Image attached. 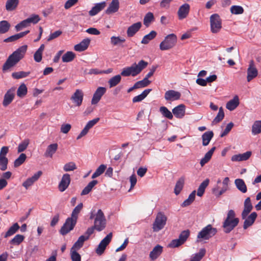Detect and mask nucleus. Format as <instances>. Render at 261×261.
<instances>
[{
  "instance_id": "nucleus-2",
  "label": "nucleus",
  "mask_w": 261,
  "mask_h": 261,
  "mask_svg": "<svg viewBox=\"0 0 261 261\" xmlns=\"http://www.w3.org/2000/svg\"><path fill=\"white\" fill-rule=\"evenodd\" d=\"M90 220L94 219V226L98 231L103 230L106 226V219L101 210L99 209L96 213L95 210L92 209L90 212Z\"/></svg>"
},
{
  "instance_id": "nucleus-9",
  "label": "nucleus",
  "mask_w": 261,
  "mask_h": 261,
  "mask_svg": "<svg viewBox=\"0 0 261 261\" xmlns=\"http://www.w3.org/2000/svg\"><path fill=\"white\" fill-rule=\"evenodd\" d=\"M112 236V233L110 232L101 241L96 250L97 254L101 255L104 252L107 245L110 243Z\"/></svg>"
},
{
  "instance_id": "nucleus-25",
  "label": "nucleus",
  "mask_w": 261,
  "mask_h": 261,
  "mask_svg": "<svg viewBox=\"0 0 261 261\" xmlns=\"http://www.w3.org/2000/svg\"><path fill=\"white\" fill-rule=\"evenodd\" d=\"M90 40L88 38L83 39L80 43L74 46V49L77 51H83L87 49L89 45Z\"/></svg>"
},
{
  "instance_id": "nucleus-20",
  "label": "nucleus",
  "mask_w": 261,
  "mask_h": 261,
  "mask_svg": "<svg viewBox=\"0 0 261 261\" xmlns=\"http://www.w3.org/2000/svg\"><path fill=\"white\" fill-rule=\"evenodd\" d=\"M244 207V210L241 214L242 219H245L253 208V206L249 197H247L245 200Z\"/></svg>"
},
{
  "instance_id": "nucleus-6",
  "label": "nucleus",
  "mask_w": 261,
  "mask_h": 261,
  "mask_svg": "<svg viewBox=\"0 0 261 261\" xmlns=\"http://www.w3.org/2000/svg\"><path fill=\"white\" fill-rule=\"evenodd\" d=\"M177 40V36L174 34H170L165 37L164 40L160 44L161 50H166L173 47Z\"/></svg>"
},
{
  "instance_id": "nucleus-64",
  "label": "nucleus",
  "mask_w": 261,
  "mask_h": 261,
  "mask_svg": "<svg viewBox=\"0 0 261 261\" xmlns=\"http://www.w3.org/2000/svg\"><path fill=\"white\" fill-rule=\"evenodd\" d=\"M8 159L7 158H0V169L5 171L8 167Z\"/></svg>"
},
{
  "instance_id": "nucleus-51",
  "label": "nucleus",
  "mask_w": 261,
  "mask_h": 261,
  "mask_svg": "<svg viewBox=\"0 0 261 261\" xmlns=\"http://www.w3.org/2000/svg\"><path fill=\"white\" fill-rule=\"evenodd\" d=\"M230 11L232 14L240 15L244 13V10L241 6L233 5L231 7Z\"/></svg>"
},
{
  "instance_id": "nucleus-46",
  "label": "nucleus",
  "mask_w": 261,
  "mask_h": 261,
  "mask_svg": "<svg viewBox=\"0 0 261 261\" xmlns=\"http://www.w3.org/2000/svg\"><path fill=\"white\" fill-rule=\"evenodd\" d=\"M121 75L119 74L116 75L109 80L108 84L110 88H112L116 86L120 82L121 80Z\"/></svg>"
},
{
  "instance_id": "nucleus-62",
  "label": "nucleus",
  "mask_w": 261,
  "mask_h": 261,
  "mask_svg": "<svg viewBox=\"0 0 261 261\" xmlns=\"http://www.w3.org/2000/svg\"><path fill=\"white\" fill-rule=\"evenodd\" d=\"M29 24L31 23L36 24L40 20V17L37 14H32L27 19Z\"/></svg>"
},
{
  "instance_id": "nucleus-60",
  "label": "nucleus",
  "mask_w": 261,
  "mask_h": 261,
  "mask_svg": "<svg viewBox=\"0 0 261 261\" xmlns=\"http://www.w3.org/2000/svg\"><path fill=\"white\" fill-rule=\"evenodd\" d=\"M70 257L72 261H81V256L76 250H70Z\"/></svg>"
},
{
  "instance_id": "nucleus-50",
  "label": "nucleus",
  "mask_w": 261,
  "mask_h": 261,
  "mask_svg": "<svg viewBox=\"0 0 261 261\" xmlns=\"http://www.w3.org/2000/svg\"><path fill=\"white\" fill-rule=\"evenodd\" d=\"M107 166L104 164L100 165L92 175V178L94 179L101 175L106 170Z\"/></svg>"
},
{
  "instance_id": "nucleus-45",
  "label": "nucleus",
  "mask_w": 261,
  "mask_h": 261,
  "mask_svg": "<svg viewBox=\"0 0 261 261\" xmlns=\"http://www.w3.org/2000/svg\"><path fill=\"white\" fill-rule=\"evenodd\" d=\"M184 185V178L183 177L180 178L176 182L174 188V193L175 195H178L182 190Z\"/></svg>"
},
{
  "instance_id": "nucleus-48",
  "label": "nucleus",
  "mask_w": 261,
  "mask_h": 261,
  "mask_svg": "<svg viewBox=\"0 0 261 261\" xmlns=\"http://www.w3.org/2000/svg\"><path fill=\"white\" fill-rule=\"evenodd\" d=\"M196 191H193L189 196L188 199L185 200L181 204V206L186 207L190 205L195 200Z\"/></svg>"
},
{
  "instance_id": "nucleus-57",
  "label": "nucleus",
  "mask_w": 261,
  "mask_h": 261,
  "mask_svg": "<svg viewBox=\"0 0 261 261\" xmlns=\"http://www.w3.org/2000/svg\"><path fill=\"white\" fill-rule=\"evenodd\" d=\"M190 234V231L189 229L182 231L179 235L178 238L184 244Z\"/></svg>"
},
{
  "instance_id": "nucleus-38",
  "label": "nucleus",
  "mask_w": 261,
  "mask_h": 261,
  "mask_svg": "<svg viewBox=\"0 0 261 261\" xmlns=\"http://www.w3.org/2000/svg\"><path fill=\"white\" fill-rule=\"evenodd\" d=\"M86 240H87V238H85L84 236H81L74 243L71 249L72 250H79L83 247L84 242Z\"/></svg>"
},
{
  "instance_id": "nucleus-42",
  "label": "nucleus",
  "mask_w": 261,
  "mask_h": 261,
  "mask_svg": "<svg viewBox=\"0 0 261 261\" xmlns=\"http://www.w3.org/2000/svg\"><path fill=\"white\" fill-rule=\"evenodd\" d=\"M75 55L74 53L71 51H67L62 57L63 62L68 63L72 61L75 58Z\"/></svg>"
},
{
  "instance_id": "nucleus-53",
  "label": "nucleus",
  "mask_w": 261,
  "mask_h": 261,
  "mask_svg": "<svg viewBox=\"0 0 261 261\" xmlns=\"http://www.w3.org/2000/svg\"><path fill=\"white\" fill-rule=\"evenodd\" d=\"M27 156L24 153H21L19 157L14 162V167H18L22 165L25 161Z\"/></svg>"
},
{
  "instance_id": "nucleus-59",
  "label": "nucleus",
  "mask_w": 261,
  "mask_h": 261,
  "mask_svg": "<svg viewBox=\"0 0 261 261\" xmlns=\"http://www.w3.org/2000/svg\"><path fill=\"white\" fill-rule=\"evenodd\" d=\"M151 81L147 79L145 77L141 81H139L135 83L137 88H143L147 86Z\"/></svg>"
},
{
  "instance_id": "nucleus-55",
  "label": "nucleus",
  "mask_w": 261,
  "mask_h": 261,
  "mask_svg": "<svg viewBox=\"0 0 261 261\" xmlns=\"http://www.w3.org/2000/svg\"><path fill=\"white\" fill-rule=\"evenodd\" d=\"M224 117V113L222 107H220L219 109L218 113L216 117L214 119L213 121V123H217L220 122Z\"/></svg>"
},
{
  "instance_id": "nucleus-5",
  "label": "nucleus",
  "mask_w": 261,
  "mask_h": 261,
  "mask_svg": "<svg viewBox=\"0 0 261 261\" xmlns=\"http://www.w3.org/2000/svg\"><path fill=\"white\" fill-rule=\"evenodd\" d=\"M217 232V229L213 227L212 225L208 224L199 232L197 237V242H201L202 240H208L214 236Z\"/></svg>"
},
{
  "instance_id": "nucleus-30",
  "label": "nucleus",
  "mask_w": 261,
  "mask_h": 261,
  "mask_svg": "<svg viewBox=\"0 0 261 261\" xmlns=\"http://www.w3.org/2000/svg\"><path fill=\"white\" fill-rule=\"evenodd\" d=\"M58 144L53 143L48 145L44 153V155L46 157L52 158L53 154L56 152L58 149Z\"/></svg>"
},
{
  "instance_id": "nucleus-13",
  "label": "nucleus",
  "mask_w": 261,
  "mask_h": 261,
  "mask_svg": "<svg viewBox=\"0 0 261 261\" xmlns=\"http://www.w3.org/2000/svg\"><path fill=\"white\" fill-rule=\"evenodd\" d=\"M15 97V88H11L9 89L4 95L3 105L7 107L13 100Z\"/></svg>"
},
{
  "instance_id": "nucleus-15",
  "label": "nucleus",
  "mask_w": 261,
  "mask_h": 261,
  "mask_svg": "<svg viewBox=\"0 0 261 261\" xmlns=\"http://www.w3.org/2000/svg\"><path fill=\"white\" fill-rule=\"evenodd\" d=\"M107 89L105 87H99L94 92L91 100L92 105L97 104L100 100L101 97L106 92Z\"/></svg>"
},
{
  "instance_id": "nucleus-36",
  "label": "nucleus",
  "mask_w": 261,
  "mask_h": 261,
  "mask_svg": "<svg viewBox=\"0 0 261 261\" xmlns=\"http://www.w3.org/2000/svg\"><path fill=\"white\" fill-rule=\"evenodd\" d=\"M205 249L201 248L198 253L192 255L190 261H200L205 255Z\"/></svg>"
},
{
  "instance_id": "nucleus-21",
  "label": "nucleus",
  "mask_w": 261,
  "mask_h": 261,
  "mask_svg": "<svg viewBox=\"0 0 261 261\" xmlns=\"http://www.w3.org/2000/svg\"><path fill=\"white\" fill-rule=\"evenodd\" d=\"M142 27L141 22H137L129 26L126 31L127 36L128 37H133L137 33Z\"/></svg>"
},
{
  "instance_id": "nucleus-26",
  "label": "nucleus",
  "mask_w": 261,
  "mask_h": 261,
  "mask_svg": "<svg viewBox=\"0 0 261 261\" xmlns=\"http://www.w3.org/2000/svg\"><path fill=\"white\" fill-rule=\"evenodd\" d=\"M119 8V2L118 0H112L109 7L106 10V13L110 14L117 12Z\"/></svg>"
},
{
  "instance_id": "nucleus-34",
  "label": "nucleus",
  "mask_w": 261,
  "mask_h": 261,
  "mask_svg": "<svg viewBox=\"0 0 261 261\" xmlns=\"http://www.w3.org/2000/svg\"><path fill=\"white\" fill-rule=\"evenodd\" d=\"M234 184L237 188V189L242 192L243 193H245L247 191V187L244 182V181L242 179L238 178L236 179L234 181Z\"/></svg>"
},
{
  "instance_id": "nucleus-12",
  "label": "nucleus",
  "mask_w": 261,
  "mask_h": 261,
  "mask_svg": "<svg viewBox=\"0 0 261 261\" xmlns=\"http://www.w3.org/2000/svg\"><path fill=\"white\" fill-rule=\"evenodd\" d=\"M71 178L70 175L68 173L63 174L59 184L58 188L59 191L62 192L65 191L68 187Z\"/></svg>"
},
{
  "instance_id": "nucleus-1",
  "label": "nucleus",
  "mask_w": 261,
  "mask_h": 261,
  "mask_svg": "<svg viewBox=\"0 0 261 261\" xmlns=\"http://www.w3.org/2000/svg\"><path fill=\"white\" fill-rule=\"evenodd\" d=\"M27 50V45H24L14 51L7 58L3 66V71L6 72L14 67L21 59H22Z\"/></svg>"
},
{
  "instance_id": "nucleus-7",
  "label": "nucleus",
  "mask_w": 261,
  "mask_h": 261,
  "mask_svg": "<svg viewBox=\"0 0 261 261\" xmlns=\"http://www.w3.org/2000/svg\"><path fill=\"white\" fill-rule=\"evenodd\" d=\"M211 30L213 33H218L222 28L221 19L218 14H212L210 17Z\"/></svg>"
},
{
  "instance_id": "nucleus-11",
  "label": "nucleus",
  "mask_w": 261,
  "mask_h": 261,
  "mask_svg": "<svg viewBox=\"0 0 261 261\" xmlns=\"http://www.w3.org/2000/svg\"><path fill=\"white\" fill-rule=\"evenodd\" d=\"M247 80L248 82H250L252 79L257 76L258 71L254 65V63L253 60H251L249 62V67L247 69Z\"/></svg>"
},
{
  "instance_id": "nucleus-52",
  "label": "nucleus",
  "mask_w": 261,
  "mask_h": 261,
  "mask_svg": "<svg viewBox=\"0 0 261 261\" xmlns=\"http://www.w3.org/2000/svg\"><path fill=\"white\" fill-rule=\"evenodd\" d=\"M154 16L152 13L148 12L144 16L143 19L144 24L146 27H148L150 23L153 20Z\"/></svg>"
},
{
  "instance_id": "nucleus-32",
  "label": "nucleus",
  "mask_w": 261,
  "mask_h": 261,
  "mask_svg": "<svg viewBox=\"0 0 261 261\" xmlns=\"http://www.w3.org/2000/svg\"><path fill=\"white\" fill-rule=\"evenodd\" d=\"M213 136L214 133L212 131L205 132L202 135V145L204 146L208 145Z\"/></svg>"
},
{
  "instance_id": "nucleus-16",
  "label": "nucleus",
  "mask_w": 261,
  "mask_h": 261,
  "mask_svg": "<svg viewBox=\"0 0 261 261\" xmlns=\"http://www.w3.org/2000/svg\"><path fill=\"white\" fill-rule=\"evenodd\" d=\"M41 171H38L34 174L32 177L27 178L23 183L22 186L28 190L31 186H32L35 182H36L42 174Z\"/></svg>"
},
{
  "instance_id": "nucleus-43",
  "label": "nucleus",
  "mask_w": 261,
  "mask_h": 261,
  "mask_svg": "<svg viewBox=\"0 0 261 261\" xmlns=\"http://www.w3.org/2000/svg\"><path fill=\"white\" fill-rule=\"evenodd\" d=\"M125 41L124 38L119 36H112L111 37V43L113 46H122V44Z\"/></svg>"
},
{
  "instance_id": "nucleus-49",
  "label": "nucleus",
  "mask_w": 261,
  "mask_h": 261,
  "mask_svg": "<svg viewBox=\"0 0 261 261\" xmlns=\"http://www.w3.org/2000/svg\"><path fill=\"white\" fill-rule=\"evenodd\" d=\"M19 228V226L17 223H14L11 226L8 231L6 232L4 237L7 238L14 234Z\"/></svg>"
},
{
  "instance_id": "nucleus-63",
  "label": "nucleus",
  "mask_w": 261,
  "mask_h": 261,
  "mask_svg": "<svg viewBox=\"0 0 261 261\" xmlns=\"http://www.w3.org/2000/svg\"><path fill=\"white\" fill-rule=\"evenodd\" d=\"M30 24L26 19L16 24L15 28L16 31L18 32L21 30L23 28L27 27Z\"/></svg>"
},
{
  "instance_id": "nucleus-3",
  "label": "nucleus",
  "mask_w": 261,
  "mask_h": 261,
  "mask_svg": "<svg viewBox=\"0 0 261 261\" xmlns=\"http://www.w3.org/2000/svg\"><path fill=\"white\" fill-rule=\"evenodd\" d=\"M147 65L148 63L142 60L138 64L135 63L129 67L124 68L121 73V75L123 76H128L130 75L135 76L139 74Z\"/></svg>"
},
{
  "instance_id": "nucleus-4",
  "label": "nucleus",
  "mask_w": 261,
  "mask_h": 261,
  "mask_svg": "<svg viewBox=\"0 0 261 261\" xmlns=\"http://www.w3.org/2000/svg\"><path fill=\"white\" fill-rule=\"evenodd\" d=\"M239 223V219L236 217L234 211L232 210H229L222 224L224 232L226 233L230 232Z\"/></svg>"
},
{
  "instance_id": "nucleus-54",
  "label": "nucleus",
  "mask_w": 261,
  "mask_h": 261,
  "mask_svg": "<svg viewBox=\"0 0 261 261\" xmlns=\"http://www.w3.org/2000/svg\"><path fill=\"white\" fill-rule=\"evenodd\" d=\"M27 87L24 84H22L18 88L17 91V95L20 97H23L27 93Z\"/></svg>"
},
{
  "instance_id": "nucleus-24",
  "label": "nucleus",
  "mask_w": 261,
  "mask_h": 261,
  "mask_svg": "<svg viewBox=\"0 0 261 261\" xmlns=\"http://www.w3.org/2000/svg\"><path fill=\"white\" fill-rule=\"evenodd\" d=\"M163 250V247L160 245H157L152 249L149 253V258L151 260H154L158 258V257L162 254Z\"/></svg>"
},
{
  "instance_id": "nucleus-10",
  "label": "nucleus",
  "mask_w": 261,
  "mask_h": 261,
  "mask_svg": "<svg viewBox=\"0 0 261 261\" xmlns=\"http://www.w3.org/2000/svg\"><path fill=\"white\" fill-rule=\"evenodd\" d=\"M83 203H79L72 211L71 217L67 218V222L70 221V223H71L72 225L71 228H74L75 226L78 218V215L83 208Z\"/></svg>"
},
{
  "instance_id": "nucleus-33",
  "label": "nucleus",
  "mask_w": 261,
  "mask_h": 261,
  "mask_svg": "<svg viewBox=\"0 0 261 261\" xmlns=\"http://www.w3.org/2000/svg\"><path fill=\"white\" fill-rule=\"evenodd\" d=\"M98 183V181L97 180H93L91 181L82 190L81 195H86L89 194L93 189V188L97 185Z\"/></svg>"
},
{
  "instance_id": "nucleus-44",
  "label": "nucleus",
  "mask_w": 261,
  "mask_h": 261,
  "mask_svg": "<svg viewBox=\"0 0 261 261\" xmlns=\"http://www.w3.org/2000/svg\"><path fill=\"white\" fill-rule=\"evenodd\" d=\"M160 112L163 115V117L169 119L171 120L173 117L172 113L166 107L162 106L159 109Z\"/></svg>"
},
{
  "instance_id": "nucleus-19",
  "label": "nucleus",
  "mask_w": 261,
  "mask_h": 261,
  "mask_svg": "<svg viewBox=\"0 0 261 261\" xmlns=\"http://www.w3.org/2000/svg\"><path fill=\"white\" fill-rule=\"evenodd\" d=\"M181 94L179 92L173 90H169L165 93V99L167 101H175L180 99Z\"/></svg>"
},
{
  "instance_id": "nucleus-47",
  "label": "nucleus",
  "mask_w": 261,
  "mask_h": 261,
  "mask_svg": "<svg viewBox=\"0 0 261 261\" xmlns=\"http://www.w3.org/2000/svg\"><path fill=\"white\" fill-rule=\"evenodd\" d=\"M11 25L7 20H2L0 21V34H5L10 29Z\"/></svg>"
},
{
  "instance_id": "nucleus-58",
  "label": "nucleus",
  "mask_w": 261,
  "mask_h": 261,
  "mask_svg": "<svg viewBox=\"0 0 261 261\" xmlns=\"http://www.w3.org/2000/svg\"><path fill=\"white\" fill-rule=\"evenodd\" d=\"M76 169L75 164L73 162H70L65 164L63 166V170L65 172L72 171Z\"/></svg>"
},
{
  "instance_id": "nucleus-14",
  "label": "nucleus",
  "mask_w": 261,
  "mask_h": 261,
  "mask_svg": "<svg viewBox=\"0 0 261 261\" xmlns=\"http://www.w3.org/2000/svg\"><path fill=\"white\" fill-rule=\"evenodd\" d=\"M84 98V93L81 89H76L71 97V100L77 107L81 106Z\"/></svg>"
},
{
  "instance_id": "nucleus-61",
  "label": "nucleus",
  "mask_w": 261,
  "mask_h": 261,
  "mask_svg": "<svg viewBox=\"0 0 261 261\" xmlns=\"http://www.w3.org/2000/svg\"><path fill=\"white\" fill-rule=\"evenodd\" d=\"M24 239V237L23 236L18 234L11 240L10 243L12 244L19 245L23 241Z\"/></svg>"
},
{
  "instance_id": "nucleus-39",
  "label": "nucleus",
  "mask_w": 261,
  "mask_h": 261,
  "mask_svg": "<svg viewBox=\"0 0 261 261\" xmlns=\"http://www.w3.org/2000/svg\"><path fill=\"white\" fill-rule=\"evenodd\" d=\"M251 133L253 135H256L261 133V120L254 122L252 125Z\"/></svg>"
},
{
  "instance_id": "nucleus-37",
  "label": "nucleus",
  "mask_w": 261,
  "mask_h": 261,
  "mask_svg": "<svg viewBox=\"0 0 261 261\" xmlns=\"http://www.w3.org/2000/svg\"><path fill=\"white\" fill-rule=\"evenodd\" d=\"M152 90L151 89H146L144 90L142 93L137 96H135L133 98V102L134 103L141 101L143 100L150 93Z\"/></svg>"
},
{
  "instance_id": "nucleus-23",
  "label": "nucleus",
  "mask_w": 261,
  "mask_h": 261,
  "mask_svg": "<svg viewBox=\"0 0 261 261\" xmlns=\"http://www.w3.org/2000/svg\"><path fill=\"white\" fill-rule=\"evenodd\" d=\"M257 216L256 212L251 213L249 216L248 215L245 219L243 224V228L246 229L248 227L251 226Z\"/></svg>"
},
{
  "instance_id": "nucleus-35",
  "label": "nucleus",
  "mask_w": 261,
  "mask_h": 261,
  "mask_svg": "<svg viewBox=\"0 0 261 261\" xmlns=\"http://www.w3.org/2000/svg\"><path fill=\"white\" fill-rule=\"evenodd\" d=\"M70 221L67 222V219L66 220L65 223H64L63 225L61 227L60 232V233L63 235L65 236L66 234H67L68 232H69L71 230H73L74 228H71V223H70Z\"/></svg>"
},
{
  "instance_id": "nucleus-27",
  "label": "nucleus",
  "mask_w": 261,
  "mask_h": 261,
  "mask_svg": "<svg viewBox=\"0 0 261 261\" xmlns=\"http://www.w3.org/2000/svg\"><path fill=\"white\" fill-rule=\"evenodd\" d=\"M106 6V2H102L101 3H97L89 11V14L91 16H93L98 14Z\"/></svg>"
},
{
  "instance_id": "nucleus-17",
  "label": "nucleus",
  "mask_w": 261,
  "mask_h": 261,
  "mask_svg": "<svg viewBox=\"0 0 261 261\" xmlns=\"http://www.w3.org/2000/svg\"><path fill=\"white\" fill-rule=\"evenodd\" d=\"M190 10V5L187 3H185L180 6L177 11L178 19L182 20L186 18L189 13Z\"/></svg>"
},
{
  "instance_id": "nucleus-31",
  "label": "nucleus",
  "mask_w": 261,
  "mask_h": 261,
  "mask_svg": "<svg viewBox=\"0 0 261 261\" xmlns=\"http://www.w3.org/2000/svg\"><path fill=\"white\" fill-rule=\"evenodd\" d=\"M215 149L216 147H212L208 152L205 154L204 156L201 159L200 164L202 167L203 166L211 160Z\"/></svg>"
},
{
  "instance_id": "nucleus-28",
  "label": "nucleus",
  "mask_w": 261,
  "mask_h": 261,
  "mask_svg": "<svg viewBox=\"0 0 261 261\" xmlns=\"http://www.w3.org/2000/svg\"><path fill=\"white\" fill-rule=\"evenodd\" d=\"M19 3V0H7L5 5L6 10L8 12L14 11L17 8Z\"/></svg>"
},
{
  "instance_id": "nucleus-41",
  "label": "nucleus",
  "mask_w": 261,
  "mask_h": 261,
  "mask_svg": "<svg viewBox=\"0 0 261 261\" xmlns=\"http://www.w3.org/2000/svg\"><path fill=\"white\" fill-rule=\"evenodd\" d=\"M209 181H210L208 179H206L205 180L203 181L202 183H201L197 190V196L201 197L203 195V194L204 193L205 188L208 185Z\"/></svg>"
},
{
  "instance_id": "nucleus-56",
  "label": "nucleus",
  "mask_w": 261,
  "mask_h": 261,
  "mask_svg": "<svg viewBox=\"0 0 261 261\" xmlns=\"http://www.w3.org/2000/svg\"><path fill=\"white\" fill-rule=\"evenodd\" d=\"M30 72L19 71L13 72L12 74V76L14 79H19L24 78L28 76Z\"/></svg>"
},
{
  "instance_id": "nucleus-22",
  "label": "nucleus",
  "mask_w": 261,
  "mask_h": 261,
  "mask_svg": "<svg viewBox=\"0 0 261 261\" xmlns=\"http://www.w3.org/2000/svg\"><path fill=\"white\" fill-rule=\"evenodd\" d=\"M252 154L251 151H247L243 153L235 154L232 156L231 161L232 162H241L248 160Z\"/></svg>"
},
{
  "instance_id": "nucleus-18",
  "label": "nucleus",
  "mask_w": 261,
  "mask_h": 261,
  "mask_svg": "<svg viewBox=\"0 0 261 261\" xmlns=\"http://www.w3.org/2000/svg\"><path fill=\"white\" fill-rule=\"evenodd\" d=\"M172 114L178 119L182 118L186 113V106L184 104H180L172 109Z\"/></svg>"
},
{
  "instance_id": "nucleus-40",
  "label": "nucleus",
  "mask_w": 261,
  "mask_h": 261,
  "mask_svg": "<svg viewBox=\"0 0 261 261\" xmlns=\"http://www.w3.org/2000/svg\"><path fill=\"white\" fill-rule=\"evenodd\" d=\"M157 33L155 31H151L149 34L145 35L141 43L144 44H148L150 41L153 39L156 36Z\"/></svg>"
},
{
  "instance_id": "nucleus-29",
  "label": "nucleus",
  "mask_w": 261,
  "mask_h": 261,
  "mask_svg": "<svg viewBox=\"0 0 261 261\" xmlns=\"http://www.w3.org/2000/svg\"><path fill=\"white\" fill-rule=\"evenodd\" d=\"M239 105V99L237 95L234 96L233 99L228 101L226 105V108L229 111L234 110Z\"/></svg>"
},
{
  "instance_id": "nucleus-8",
  "label": "nucleus",
  "mask_w": 261,
  "mask_h": 261,
  "mask_svg": "<svg viewBox=\"0 0 261 261\" xmlns=\"http://www.w3.org/2000/svg\"><path fill=\"white\" fill-rule=\"evenodd\" d=\"M167 217L162 212H159L153 224L154 231H159L164 228L166 225Z\"/></svg>"
}]
</instances>
